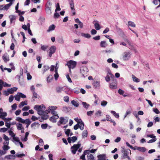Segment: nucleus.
<instances>
[{
    "label": "nucleus",
    "mask_w": 160,
    "mask_h": 160,
    "mask_svg": "<svg viewBox=\"0 0 160 160\" xmlns=\"http://www.w3.org/2000/svg\"><path fill=\"white\" fill-rule=\"evenodd\" d=\"M40 124L38 122H34L31 125V127L33 129H36L38 128Z\"/></svg>",
    "instance_id": "nucleus-21"
},
{
    "label": "nucleus",
    "mask_w": 160,
    "mask_h": 160,
    "mask_svg": "<svg viewBox=\"0 0 160 160\" xmlns=\"http://www.w3.org/2000/svg\"><path fill=\"white\" fill-rule=\"evenodd\" d=\"M81 146V143H78V144H75L71 148V152L73 154L76 153V151Z\"/></svg>",
    "instance_id": "nucleus-7"
},
{
    "label": "nucleus",
    "mask_w": 160,
    "mask_h": 160,
    "mask_svg": "<svg viewBox=\"0 0 160 160\" xmlns=\"http://www.w3.org/2000/svg\"><path fill=\"white\" fill-rule=\"evenodd\" d=\"M18 89V88L16 87H13L11 88L8 89V92L10 94L13 93L14 91H16Z\"/></svg>",
    "instance_id": "nucleus-23"
},
{
    "label": "nucleus",
    "mask_w": 160,
    "mask_h": 160,
    "mask_svg": "<svg viewBox=\"0 0 160 160\" xmlns=\"http://www.w3.org/2000/svg\"><path fill=\"white\" fill-rule=\"evenodd\" d=\"M7 130V128H0V132H5Z\"/></svg>",
    "instance_id": "nucleus-60"
},
{
    "label": "nucleus",
    "mask_w": 160,
    "mask_h": 160,
    "mask_svg": "<svg viewBox=\"0 0 160 160\" xmlns=\"http://www.w3.org/2000/svg\"><path fill=\"white\" fill-rule=\"evenodd\" d=\"M16 126L17 129L18 130H20L24 128L22 126V124L19 122H18Z\"/></svg>",
    "instance_id": "nucleus-29"
},
{
    "label": "nucleus",
    "mask_w": 160,
    "mask_h": 160,
    "mask_svg": "<svg viewBox=\"0 0 160 160\" xmlns=\"http://www.w3.org/2000/svg\"><path fill=\"white\" fill-rule=\"evenodd\" d=\"M29 134L28 132H26L25 133V137H24L23 136H22L21 137V139L22 142H26L28 140V137Z\"/></svg>",
    "instance_id": "nucleus-18"
},
{
    "label": "nucleus",
    "mask_w": 160,
    "mask_h": 160,
    "mask_svg": "<svg viewBox=\"0 0 160 160\" xmlns=\"http://www.w3.org/2000/svg\"><path fill=\"white\" fill-rule=\"evenodd\" d=\"M58 118L59 116L58 114L57 115L55 114V115H53V116L50 117L49 120L53 122H55L56 121V120L58 119Z\"/></svg>",
    "instance_id": "nucleus-17"
},
{
    "label": "nucleus",
    "mask_w": 160,
    "mask_h": 160,
    "mask_svg": "<svg viewBox=\"0 0 160 160\" xmlns=\"http://www.w3.org/2000/svg\"><path fill=\"white\" fill-rule=\"evenodd\" d=\"M56 49V47L55 46H52L49 49L50 51L48 55V56L51 57L52 54L55 52Z\"/></svg>",
    "instance_id": "nucleus-14"
},
{
    "label": "nucleus",
    "mask_w": 160,
    "mask_h": 160,
    "mask_svg": "<svg viewBox=\"0 0 160 160\" xmlns=\"http://www.w3.org/2000/svg\"><path fill=\"white\" fill-rule=\"evenodd\" d=\"M88 160H93L94 157L91 154L89 153L88 155Z\"/></svg>",
    "instance_id": "nucleus-39"
},
{
    "label": "nucleus",
    "mask_w": 160,
    "mask_h": 160,
    "mask_svg": "<svg viewBox=\"0 0 160 160\" xmlns=\"http://www.w3.org/2000/svg\"><path fill=\"white\" fill-rule=\"evenodd\" d=\"M63 99H64V101L65 102H69V98L67 96L64 97Z\"/></svg>",
    "instance_id": "nucleus-61"
},
{
    "label": "nucleus",
    "mask_w": 160,
    "mask_h": 160,
    "mask_svg": "<svg viewBox=\"0 0 160 160\" xmlns=\"http://www.w3.org/2000/svg\"><path fill=\"white\" fill-rule=\"evenodd\" d=\"M122 152L123 153L121 156L122 159H127L128 160L131 159L130 157L129 156V154H131V151L129 149H125L124 148H122Z\"/></svg>",
    "instance_id": "nucleus-1"
},
{
    "label": "nucleus",
    "mask_w": 160,
    "mask_h": 160,
    "mask_svg": "<svg viewBox=\"0 0 160 160\" xmlns=\"http://www.w3.org/2000/svg\"><path fill=\"white\" fill-rule=\"evenodd\" d=\"M132 76L133 81L136 82H140L139 79L136 77L134 75H132Z\"/></svg>",
    "instance_id": "nucleus-34"
},
{
    "label": "nucleus",
    "mask_w": 160,
    "mask_h": 160,
    "mask_svg": "<svg viewBox=\"0 0 160 160\" xmlns=\"http://www.w3.org/2000/svg\"><path fill=\"white\" fill-rule=\"evenodd\" d=\"M100 46L101 47L105 48L107 46L108 44L105 41H102L100 42Z\"/></svg>",
    "instance_id": "nucleus-30"
},
{
    "label": "nucleus",
    "mask_w": 160,
    "mask_h": 160,
    "mask_svg": "<svg viewBox=\"0 0 160 160\" xmlns=\"http://www.w3.org/2000/svg\"><path fill=\"white\" fill-rule=\"evenodd\" d=\"M7 115V114L6 112H2V113L0 115L1 116V118H2L3 117H6Z\"/></svg>",
    "instance_id": "nucleus-54"
},
{
    "label": "nucleus",
    "mask_w": 160,
    "mask_h": 160,
    "mask_svg": "<svg viewBox=\"0 0 160 160\" xmlns=\"http://www.w3.org/2000/svg\"><path fill=\"white\" fill-rule=\"evenodd\" d=\"M111 112L117 118H118L119 117V113H117L115 111H111Z\"/></svg>",
    "instance_id": "nucleus-32"
},
{
    "label": "nucleus",
    "mask_w": 160,
    "mask_h": 160,
    "mask_svg": "<svg viewBox=\"0 0 160 160\" xmlns=\"http://www.w3.org/2000/svg\"><path fill=\"white\" fill-rule=\"evenodd\" d=\"M97 157L98 158L97 160H105L106 158L105 154H100L98 155Z\"/></svg>",
    "instance_id": "nucleus-24"
},
{
    "label": "nucleus",
    "mask_w": 160,
    "mask_h": 160,
    "mask_svg": "<svg viewBox=\"0 0 160 160\" xmlns=\"http://www.w3.org/2000/svg\"><path fill=\"white\" fill-rule=\"evenodd\" d=\"M27 101H22L20 102L19 105L18 106V107L19 108H21L23 106L25 105H27Z\"/></svg>",
    "instance_id": "nucleus-33"
},
{
    "label": "nucleus",
    "mask_w": 160,
    "mask_h": 160,
    "mask_svg": "<svg viewBox=\"0 0 160 160\" xmlns=\"http://www.w3.org/2000/svg\"><path fill=\"white\" fill-rule=\"evenodd\" d=\"M12 4V2H10L9 3L3 7L6 10H7Z\"/></svg>",
    "instance_id": "nucleus-38"
},
{
    "label": "nucleus",
    "mask_w": 160,
    "mask_h": 160,
    "mask_svg": "<svg viewBox=\"0 0 160 160\" xmlns=\"http://www.w3.org/2000/svg\"><path fill=\"white\" fill-rule=\"evenodd\" d=\"M51 6L52 3L50 2H48L46 4V11L49 14H51L52 13Z\"/></svg>",
    "instance_id": "nucleus-9"
},
{
    "label": "nucleus",
    "mask_w": 160,
    "mask_h": 160,
    "mask_svg": "<svg viewBox=\"0 0 160 160\" xmlns=\"http://www.w3.org/2000/svg\"><path fill=\"white\" fill-rule=\"evenodd\" d=\"M2 148L3 150L5 151V152H7V151L10 149V147L8 146L3 145L2 147Z\"/></svg>",
    "instance_id": "nucleus-36"
},
{
    "label": "nucleus",
    "mask_w": 160,
    "mask_h": 160,
    "mask_svg": "<svg viewBox=\"0 0 160 160\" xmlns=\"http://www.w3.org/2000/svg\"><path fill=\"white\" fill-rule=\"evenodd\" d=\"M76 63H77L75 61L71 60L65 64V65L68 66L69 69V72H71V69L74 68L76 67Z\"/></svg>",
    "instance_id": "nucleus-5"
},
{
    "label": "nucleus",
    "mask_w": 160,
    "mask_h": 160,
    "mask_svg": "<svg viewBox=\"0 0 160 160\" xmlns=\"http://www.w3.org/2000/svg\"><path fill=\"white\" fill-rule=\"evenodd\" d=\"M78 123V124L79 128H80L81 130H83L84 128V123L81 120V121L79 123Z\"/></svg>",
    "instance_id": "nucleus-26"
},
{
    "label": "nucleus",
    "mask_w": 160,
    "mask_h": 160,
    "mask_svg": "<svg viewBox=\"0 0 160 160\" xmlns=\"http://www.w3.org/2000/svg\"><path fill=\"white\" fill-rule=\"evenodd\" d=\"M2 119L4 120L5 122H8L12 120L11 118H6L5 117L2 118Z\"/></svg>",
    "instance_id": "nucleus-56"
},
{
    "label": "nucleus",
    "mask_w": 160,
    "mask_h": 160,
    "mask_svg": "<svg viewBox=\"0 0 160 160\" xmlns=\"http://www.w3.org/2000/svg\"><path fill=\"white\" fill-rule=\"evenodd\" d=\"M56 9L55 10V12H56L57 11H59L61 10L60 6L59 3H57L56 5Z\"/></svg>",
    "instance_id": "nucleus-44"
},
{
    "label": "nucleus",
    "mask_w": 160,
    "mask_h": 160,
    "mask_svg": "<svg viewBox=\"0 0 160 160\" xmlns=\"http://www.w3.org/2000/svg\"><path fill=\"white\" fill-rule=\"evenodd\" d=\"M16 120L20 122L26 124V128H28L31 122L30 119L29 118L24 120L19 117H17Z\"/></svg>",
    "instance_id": "nucleus-3"
},
{
    "label": "nucleus",
    "mask_w": 160,
    "mask_h": 160,
    "mask_svg": "<svg viewBox=\"0 0 160 160\" xmlns=\"http://www.w3.org/2000/svg\"><path fill=\"white\" fill-rule=\"evenodd\" d=\"M88 71V70L87 67L83 66L81 68L80 72L84 77H85V75L87 76V74Z\"/></svg>",
    "instance_id": "nucleus-8"
},
{
    "label": "nucleus",
    "mask_w": 160,
    "mask_h": 160,
    "mask_svg": "<svg viewBox=\"0 0 160 160\" xmlns=\"http://www.w3.org/2000/svg\"><path fill=\"white\" fill-rule=\"evenodd\" d=\"M48 46L46 45H41V49L44 51H45L48 48Z\"/></svg>",
    "instance_id": "nucleus-52"
},
{
    "label": "nucleus",
    "mask_w": 160,
    "mask_h": 160,
    "mask_svg": "<svg viewBox=\"0 0 160 160\" xmlns=\"http://www.w3.org/2000/svg\"><path fill=\"white\" fill-rule=\"evenodd\" d=\"M123 40L125 41L126 42H127V43L129 45H131V43L130 41L129 40V39L127 38L126 35L125 37H122Z\"/></svg>",
    "instance_id": "nucleus-37"
},
{
    "label": "nucleus",
    "mask_w": 160,
    "mask_h": 160,
    "mask_svg": "<svg viewBox=\"0 0 160 160\" xmlns=\"http://www.w3.org/2000/svg\"><path fill=\"white\" fill-rule=\"evenodd\" d=\"M112 82L110 83L109 88L111 89H115L117 88V80L115 78L112 80Z\"/></svg>",
    "instance_id": "nucleus-10"
},
{
    "label": "nucleus",
    "mask_w": 160,
    "mask_h": 160,
    "mask_svg": "<svg viewBox=\"0 0 160 160\" xmlns=\"http://www.w3.org/2000/svg\"><path fill=\"white\" fill-rule=\"evenodd\" d=\"M2 58L5 62H7L9 60V55L7 53H5L2 56Z\"/></svg>",
    "instance_id": "nucleus-16"
},
{
    "label": "nucleus",
    "mask_w": 160,
    "mask_h": 160,
    "mask_svg": "<svg viewBox=\"0 0 160 160\" xmlns=\"http://www.w3.org/2000/svg\"><path fill=\"white\" fill-rule=\"evenodd\" d=\"M25 156V154L22 153V154H16L14 156L12 155H9V158L10 159H14L16 157V156H17L18 158H21L22 157Z\"/></svg>",
    "instance_id": "nucleus-15"
},
{
    "label": "nucleus",
    "mask_w": 160,
    "mask_h": 160,
    "mask_svg": "<svg viewBox=\"0 0 160 160\" xmlns=\"http://www.w3.org/2000/svg\"><path fill=\"white\" fill-rule=\"evenodd\" d=\"M131 54L129 52H125L122 54V58L123 61H127L131 57Z\"/></svg>",
    "instance_id": "nucleus-6"
},
{
    "label": "nucleus",
    "mask_w": 160,
    "mask_h": 160,
    "mask_svg": "<svg viewBox=\"0 0 160 160\" xmlns=\"http://www.w3.org/2000/svg\"><path fill=\"white\" fill-rule=\"evenodd\" d=\"M53 77L52 75H50L47 78V81L48 82H50L52 80Z\"/></svg>",
    "instance_id": "nucleus-43"
},
{
    "label": "nucleus",
    "mask_w": 160,
    "mask_h": 160,
    "mask_svg": "<svg viewBox=\"0 0 160 160\" xmlns=\"http://www.w3.org/2000/svg\"><path fill=\"white\" fill-rule=\"evenodd\" d=\"M55 28V26L54 24L50 25L48 28V29L47 30V32H50L51 31L54 30Z\"/></svg>",
    "instance_id": "nucleus-31"
},
{
    "label": "nucleus",
    "mask_w": 160,
    "mask_h": 160,
    "mask_svg": "<svg viewBox=\"0 0 160 160\" xmlns=\"http://www.w3.org/2000/svg\"><path fill=\"white\" fill-rule=\"evenodd\" d=\"M94 27L95 29L97 30H99L101 29L100 25L98 21H96L94 24Z\"/></svg>",
    "instance_id": "nucleus-27"
},
{
    "label": "nucleus",
    "mask_w": 160,
    "mask_h": 160,
    "mask_svg": "<svg viewBox=\"0 0 160 160\" xmlns=\"http://www.w3.org/2000/svg\"><path fill=\"white\" fill-rule=\"evenodd\" d=\"M6 153V152H5V151L3 150L0 149V156L3 155Z\"/></svg>",
    "instance_id": "nucleus-62"
},
{
    "label": "nucleus",
    "mask_w": 160,
    "mask_h": 160,
    "mask_svg": "<svg viewBox=\"0 0 160 160\" xmlns=\"http://www.w3.org/2000/svg\"><path fill=\"white\" fill-rule=\"evenodd\" d=\"M33 94V98H39L40 96L38 95L37 93L35 92H32Z\"/></svg>",
    "instance_id": "nucleus-46"
},
{
    "label": "nucleus",
    "mask_w": 160,
    "mask_h": 160,
    "mask_svg": "<svg viewBox=\"0 0 160 160\" xmlns=\"http://www.w3.org/2000/svg\"><path fill=\"white\" fill-rule=\"evenodd\" d=\"M136 149L143 152H145L146 151V148L144 147L136 146Z\"/></svg>",
    "instance_id": "nucleus-25"
},
{
    "label": "nucleus",
    "mask_w": 160,
    "mask_h": 160,
    "mask_svg": "<svg viewBox=\"0 0 160 160\" xmlns=\"http://www.w3.org/2000/svg\"><path fill=\"white\" fill-rule=\"evenodd\" d=\"M68 117H60L58 123H60V124H65L68 122Z\"/></svg>",
    "instance_id": "nucleus-12"
},
{
    "label": "nucleus",
    "mask_w": 160,
    "mask_h": 160,
    "mask_svg": "<svg viewBox=\"0 0 160 160\" xmlns=\"http://www.w3.org/2000/svg\"><path fill=\"white\" fill-rule=\"evenodd\" d=\"M48 114L46 113L45 112V111L44 112V114H42V115H42V118L44 120H46L47 119L48 117Z\"/></svg>",
    "instance_id": "nucleus-35"
},
{
    "label": "nucleus",
    "mask_w": 160,
    "mask_h": 160,
    "mask_svg": "<svg viewBox=\"0 0 160 160\" xmlns=\"http://www.w3.org/2000/svg\"><path fill=\"white\" fill-rule=\"evenodd\" d=\"M27 78L28 80H30L31 79L32 77V76L30 75V73H27Z\"/></svg>",
    "instance_id": "nucleus-64"
},
{
    "label": "nucleus",
    "mask_w": 160,
    "mask_h": 160,
    "mask_svg": "<svg viewBox=\"0 0 160 160\" xmlns=\"http://www.w3.org/2000/svg\"><path fill=\"white\" fill-rule=\"evenodd\" d=\"M21 112V110L18 109L15 111V113L16 116H18L20 114Z\"/></svg>",
    "instance_id": "nucleus-59"
},
{
    "label": "nucleus",
    "mask_w": 160,
    "mask_h": 160,
    "mask_svg": "<svg viewBox=\"0 0 160 160\" xmlns=\"http://www.w3.org/2000/svg\"><path fill=\"white\" fill-rule=\"evenodd\" d=\"M34 108L38 112V113L39 115L44 114V111L45 109V107L44 105H35L34 106Z\"/></svg>",
    "instance_id": "nucleus-2"
},
{
    "label": "nucleus",
    "mask_w": 160,
    "mask_h": 160,
    "mask_svg": "<svg viewBox=\"0 0 160 160\" xmlns=\"http://www.w3.org/2000/svg\"><path fill=\"white\" fill-rule=\"evenodd\" d=\"M128 26H130L132 27H135L136 25L134 23L131 21H129L128 22Z\"/></svg>",
    "instance_id": "nucleus-42"
},
{
    "label": "nucleus",
    "mask_w": 160,
    "mask_h": 160,
    "mask_svg": "<svg viewBox=\"0 0 160 160\" xmlns=\"http://www.w3.org/2000/svg\"><path fill=\"white\" fill-rule=\"evenodd\" d=\"M18 94L19 95L20 98H24L26 97V96L21 92H18Z\"/></svg>",
    "instance_id": "nucleus-58"
},
{
    "label": "nucleus",
    "mask_w": 160,
    "mask_h": 160,
    "mask_svg": "<svg viewBox=\"0 0 160 160\" xmlns=\"http://www.w3.org/2000/svg\"><path fill=\"white\" fill-rule=\"evenodd\" d=\"M48 124H43L41 125V128L43 129H46L48 127Z\"/></svg>",
    "instance_id": "nucleus-55"
},
{
    "label": "nucleus",
    "mask_w": 160,
    "mask_h": 160,
    "mask_svg": "<svg viewBox=\"0 0 160 160\" xmlns=\"http://www.w3.org/2000/svg\"><path fill=\"white\" fill-rule=\"evenodd\" d=\"M82 104L83 106L86 109H87L90 106L89 104L85 102H82Z\"/></svg>",
    "instance_id": "nucleus-45"
},
{
    "label": "nucleus",
    "mask_w": 160,
    "mask_h": 160,
    "mask_svg": "<svg viewBox=\"0 0 160 160\" xmlns=\"http://www.w3.org/2000/svg\"><path fill=\"white\" fill-rule=\"evenodd\" d=\"M106 117V120L108 121L111 122L112 120L110 116L108 115H107Z\"/></svg>",
    "instance_id": "nucleus-51"
},
{
    "label": "nucleus",
    "mask_w": 160,
    "mask_h": 160,
    "mask_svg": "<svg viewBox=\"0 0 160 160\" xmlns=\"http://www.w3.org/2000/svg\"><path fill=\"white\" fill-rule=\"evenodd\" d=\"M30 109V107L29 106H27L24 107L22 109V110L23 111H27Z\"/></svg>",
    "instance_id": "nucleus-63"
},
{
    "label": "nucleus",
    "mask_w": 160,
    "mask_h": 160,
    "mask_svg": "<svg viewBox=\"0 0 160 160\" xmlns=\"http://www.w3.org/2000/svg\"><path fill=\"white\" fill-rule=\"evenodd\" d=\"M57 108V107L56 106H49L47 110L45 111V112L48 114V113L51 112L53 115H57V112L55 110Z\"/></svg>",
    "instance_id": "nucleus-4"
},
{
    "label": "nucleus",
    "mask_w": 160,
    "mask_h": 160,
    "mask_svg": "<svg viewBox=\"0 0 160 160\" xmlns=\"http://www.w3.org/2000/svg\"><path fill=\"white\" fill-rule=\"evenodd\" d=\"M71 103L75 107H78L79 106V104L75 100H72L71 101Z\"/></svg>",
    "instance_id": "nucleus-41"
},
{
    "label": "nucleus",
    "mask_w": 160,
    "mask_h": 160,
    "mask_svg": "<svg viewBox=\"0 0 160 160\" xmlns=\"http://www.w3.org/2000/svg\"><path fill=\"white\" fill-rule=\"evenodd\" d=\"M9 18L10 19L11 23L15 22L16 19V16L14 15H10L9 16Z\"/></svg>",
    "instance_id": "nucleus-22"
},
{
    "label": "nucleus",
    "mask_w": 160,
    "mask_h": 160,
    "mask_svg": "<svg viewBox=\"0 0 160 160\" xmlns=\"http://www.w3.org/2000/svg\"><path fill=\"white\" fill-rule=\"evenodd\" d=\"M92 84L95 89L98 88L100 87V83L99 81L94 82Z\"/></svg>",
    "instance_id": "nucleus-19"
},
{
    "label": "nucleus",
    "mask_w": 160,
    "mask_h": 160,
    "mask_svg": "<svg viewBox=\"0 0 160 160\" xmlns=\"http://www.w3.org/2000/svg\"><path fill=\"white\" fill-rule=\"evenodd\" d=\"M63 88H58L56 89V91L58 93H60L63 91Z\"/></svg>",
    "instance_id": "nucleus-47"
},
{
    "label": "nucleus",
    "mask_w": 160,
    "mask_h": 160,
    "mask_svg": "<svg viewBox=\"0 0 160 160\" xmlns=\"http://www.w3.org/2000/svg\"><path fill=\"white\" fill-rule=\"evenodd\" d=\"M15 99L17 101H20V97L19 95L18 94V92L17 94L14 96Z\"/></svg>",
    "instance_id": "nucleus-49"
},
{
    "label": "nucleus",
    "mask_w": 160,
    "mask_h": 160,
    "mask_svg": "<svg viewBox=\"0 0 160 160\" xmlns=\"http://www.w3.org/2000/svg\"><path fill=\"white\" fill-rule=\"evenodd\" d=\"M65 133L66 134V135L68 136H69V133L70 132L71 130L70 129H65Z\"/></svg>",
    "instance_id": "nucleus-48"
},
{
    "label": "nucleus",
    "mask_w": 160,
    "mask_h": 160,
    "mask_svg": "<svg viewBox=\"0 0 160 160\" xmlns=\"http://www.w3.org/2000/svg\"><path fill=\"white\" fill-rule=\"evenodd\" d=\"M88 136V131L87 130L84 131L82 133V138L87 137Z\"/></svg>",
    "instance_id": "nucleus-40"
},
{
    "label": "nucleus",
    "mask_w": 160,
    "mask_h": 160,
    "mask_svg": "<svg viewBox=\"0 0 160 160\" xmlns=\"http://www.w3.org/2000/svg\"><path fill=\"white\" fill-rule=\"evenodd\" d=\"M81 35L82 37H84L87 38H89L91 37V35L90 34H88V33H81Z\"/></svg>",
    "instance_id": "nucleus-28"
},
{
    "label": "nucleus",
    "mask_w": 160,
    "mask_h": 160,
    "mask_svg": "<svg viewBox=\"0 0 160 160\" xmlns=\"http://www.w3.org/2000/svg\"><path fill=\"white\" fill-rule=\"evenodd\" d=\"M117 32L119 33L120 36L122 37H125V35L123 31L121 28H117Z\"/></svg>",
    "instance_id": "nucleus-20"
},
{
    "label": "nucleus",
    "mask_w": 160,
    "mask_h": 160,
    "mask_svg": "<svg viewBox=\"0 0 160 160\" xmlns=\"http://www.w3.org/2000/svg\"><path fill=\"white\" fill-rule=\"evenodd\" d=\"M107 103H108L107 102L103 100V101H102V102H101V105L103 107H105L106 106Z\"/></svg>",
    "instance_id": "nucleus-53"
},
{
    "label": "nucleus",
    "mask_w": 160,
    "mask_h": 160,
    "mask_svg": "<svg viewBox=\"0 0 160 160\" xmlns=\"http://www.w3.org/2000/svg\"><path fill=\"white\" fill-rule=\"evenodd\" d=\"M110 78H111L112 80H113L114 79V76L111 72H108L107 73V75L105 78V80L106 82H108L110 80Z\"/></svg>",
    "instance_id": "nucleus-13"
},
{
    "label": "nucleus",
    "mask_w": 160,
    "mask_h": 160,
    "mask_svg": "<svg viewBox=\"0 0 160 160\" xmlns=\"http://www.w3.org/2000/svg\"><path fill=\"white\" fill-rule=\"evenodd\" d=\"M101 111L99 110L95 114L97 117H99L101 116Z\"/></svg>",
    "instance_id": "nucleus-57"
},
{
    "label": "nucleus",
    "mask_w": 160,
    "mask_h": 160,
    "mask_svg": "<svg viewBox=\"0 0 160 160\" xmlns=\"http://www.w3.org/2000/svg\"><path fill=\"white\" fill-rule=\"evenodd\" d=\"M12 111L15 110L17 108V104L16 103H14L12 106Z\"/></svg>",
    "instance_id": "nucleus-50"
},
{
    "label": "nucleus",
    "mask_w": 160,
    "mask_h": 160,
    "mask_svg": "<svg viewBox=\"0 0 160 160\" xmlns=\"http://www.w3.org/2000/svg\"><path fill=\"white\" fill-rule=\"evenodd\" d=\"M69 3L70 7V8L72 12L73 15L75 14V9L74 8V3L73 0L68 1Z\"/></svg>",
    "instance_id": "nucleus-11"
}]
</instances>
